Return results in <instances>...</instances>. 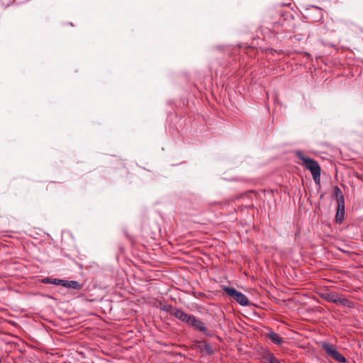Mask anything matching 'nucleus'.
<instances>
[{
  "label": "nucleus",
  "mask_w": 363,
  "mask_h": 363,
  "mask_svg": "<svg viewBox=\"0 0 363 363\" xmlns=\"http://www.w3.org/2000/svg\"><path fill=\"white\" fill-rule=\"evenodd\" d=\"M298 156L303 161L306 168L311 172L315 183L320 184L321 169L318 163L313 159L305 157L301 153H298Z\"/></svg>",
  "instance_id": "f257e3e1"
},
{
  "label": "nucleus",
  "mask_w": 363,
  "mask_h": 363,
  "mask_svg": "<svg viewBox=\"0 0 363 363\" xmlns=\"http://www.w3.org/2000/svg\"><path fill=\"white\" fill-rule=\"evenodd\" d=\"M321 347L330 357L337 362L344 363L346 362L345 357L335 349L333 345L323 342L321 343Z\"/></svg>",
  "instance_id": "f03ea898"
},
{
  "label": "nucleus",
  "mask_w": 363,
  "mask_h": 363,
  "mask_svg": "<svg viewBox=\"0 0 363 363\" xmlns=\"http://www.w3.org/2000/svg\"><path fill=\"white\" fill-rule=\"evenodd\" d=\"M223 291L227 295L233 298V299L241 306H246L250 304V301L247 296L242 293L237 291L235 289L225 286L223 288Z\"/></svg>",
  "instance_id": "7ed1b4c3"
},
{
  "label": "nucleus",
  "mask_w": 363,
  "mask_h": 363,
  "mask_svg": "<svg viewBox=\"0 0 363 363\" xmlns=\"http://www.w3.org/2000/svg\"><path fill=\"white\" fill-rule=\"evenodd\" d=\"M189 325L192 327L194 330L203 333L207 337L213 336V333L207 328L205 323L194 315H192Z\"/></svg>",
  "instance_id": "20e7f679"
},
{
  "label": "nucleus",
  "mask_w": 363,
  "mask_h": 363,
  "mask_svg": "<svg viewBox=\"0 0 363 363\" xmlns=\"http://www.w3.org/2000/svg\"><path fill=\"white\" fill-rule=\"evenodd\" d=\"M173 315H174L175 318H177V319H179L181 321L186 323L188 325H189L190 320L193 315H189V314L186 313L184 311L181 310V309H177L174 312Z\"/></svg>",
  "instance_id": "39448f33"
},
{
  "label": "nucleus",
  "mask_w": 363,
  "mask_h": 363,
  "mask_svg": "<svg viewBox=\"0 0 363 363\" xmlns=\"http://www.w3.org/2000/svg\"><path fill=\"white\" fill-rule=\"evenodd\" d=\"M265 336L269 338L273 343L277 345H281L284 342V339L272 330L266 333Z\"/></svg>",
  "instance_id": "423d86ee"
},
{
  "label": "nucleus",
  "mask_w": 363,
  "mask_h": 363,
  "mask_svg": "<svg viewBox=\"0 0 363 363\" xmlns=\"http://www.w3.org/2000/svg\"><path fill=\"white\" fill-rule=\"evenodd\" d=\"M62 286L67 289H72L76 290H80L83 287V284H80L79 281L67 280L63 281Z\"/></svg>",
  "instance_id": "0eeeda50"
},
{
  "label": "nucleus",
  "mask_w": 363,
  "mask_h": 363,
  "mask_svg": "<svg viewBox=\"0 0 363 363\" xmlns=\"http://www.w3.org/2000/svg\"><path fill=\"white\" fill-rule=\"evenodd\" d=\"M63 281H64V279L47 277V284H55V285L62 286L63 285Z\"/></svg>",
  "instance_id": "6e6552de"
},
{
  "label": "nucleus",
  "mask_w": 363,
  "mask_h": 363,
  "mask_svg": "<svg viewBox=\"0 0 363 363\" xmlns=\"http://www.w3.org/2000/svg\"><path fill=\"white\" fill-rule=\"evenodd\" d=\"M324 298L329 302L335 303L337 296L334 294H326Z\"/></svg>",
  "instance_id": "1a4fd4ad"
},
{
  "label": "nucleus",
  "mask_w": 363,
  "mask_h": 363,
  "mask_svg": "<svg viewBox=\"0 0 363 363\" xmlns=\"http://www.w3.org/2000/svg\"><path fill=\"white\" fill-rule=\"evenodd\" d=\"M334 193H335V196L337 197V201H340V199H344L342 192L338 186H335L334 188Z\"/></svg>",
  "instance_id": "9d476101"
},
{
  "label": "nucleus",
  "mask_w": 363,
  "mask_h": 363,
  "mask_svg": "<svg viewBox=\"0 0 363 363\" xmlns=\"http://www.w3.org/2000/svg\"><path fill=\"white\" fill-rule=\"evenodd\" d=\"M349 303L350 302L347 298L337 296L335 303L345 306H348Z\"/></svg>",
  "instance_id": "9b49d317"
},
{
  "label": "nucleus",
  "mask_w": 363,
  "mask_h": 363,
  "mask_svg": "<svg viewBox=\"0 0 363 363\" xmlns=\"http://www.w3.org/2000/svg\"><path fill=\"white\" fill-rule=\"evenodd\" d=\"M203 348H204L206 352L208 354H213L214 351H213L212 347L210 345V344H208L206 341H203Z\"/></svg>",
  "instance_id": "f8f14e48"
},
{
  "label": "nucleus",
  "mask_w": 363,
  "mask_h": 363,
  "mask_svg": "<svg viewBox=\"0 0 363 363\" xmlns=\"http://www.w3.org/2000/svg\"><path fill=\"white\" fill-rule=\"evenodd\" d=\"M338 212L345 213V199H340L337 201V211Z\"/></svg>",
  "instance_id": "ddd939ff"
},
{
  "label": "nucleus",
  "mask_w": 363,
  "mask_h": 363,
  "mask_svg": "<svg viewBox=\"0 0 363 363\" xmlns=\"http://www.w3.org/2000/svg\"><path fill=\"white\" fill-rule=\"evenodd\" d=\"M344 215H345V213L337 211L336 216H335L336 222L340 223L343 220Z\"/></svg>",
  "instance_id": "4468645a"
},
{
  "label": "nucleus",
  "mask_w": 363,
  "mask_h": 363,
  "mask_svg": "<svg viewBox=\"0 0 363 363\" xmlns=\"http://www.w3.org/2000/svg\"><path fill=\"white\" fill-rule=\"evenodd\" d=\"M268 359L269 363H281L280 361L273 354H269Z\"/></svg>",
  "instance_id": "2eb2a0df"
},
{
  "label": "nucleus",
  "mask_w": 363,
  "mask_h": 363,
  "mask_svg": "<svg viewBox=\"0 0 363 363\" xmlns=\"http://www.w3.org/2000/svg\"><path fill=\"white\" fill-rule=\"evenodd\" d=\"M42 282L45 283V279H43Z\"/></svg>",
  "instance_id": "dca6fc26"
},
{
  "label": "nucleus",
  "mask_w": 363,
  "mask_h": 363,
  "mask_svg": "<svg viewBox=\"0 0 363 363\" xmlns=\"http://www.w3.org/2000/svg\"><path fill=\"white\" fill-rule=\"evenodd\" d=\"M317 10H318V11L319 13H321V10H320V9H318Z\"/></svg>",
  "instance_id": "f3484780"
}]
</instances>
